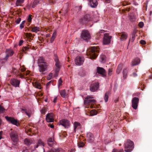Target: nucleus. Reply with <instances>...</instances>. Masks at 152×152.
I'll list each match as a JSON object with an SVG mask.
<instances>
[{
  "instance_id": "f257e3e1",
  "label": "nucleus",
  "mask_w": 152,
  "mask_h": 152,
  "mask_svg": "<svg viewBox=\"0 0 152 152\" xmlns=\"http://www.w3.org/2000/svg\"><path fill=\"white\" fill-rule=\"evenodd\" d=\"M93 97L92 96H87L84 100V104L86 105V108H89L90 107L91 108H96V107L94 105L96 102V101L94 99H92Z\"/></svg>"
},
{
  "instance_id": "f03ea898",
  "label": "nucleus",
  "mask_w": 152,
  "mask_h": 152,
  "mask_svg": "<svg viewBox=\"0 0 152 152\" xmlns=\"http://www.w3.org/2000/svg\"><path fill=\"white\" fill-rule=\"evenodd\" d=\"M99 52V48L97 47H92L89 53V57L91 59H95L98 56Z\"/></svg>"
},
{
  "instance_id": "7ed1b4c3",
  "label": "nucleus",
  "mask_w": 152,
  "mask_h": 152,
  "mask_svg": "<svg viewBox=\"0 0 152 152\" xmlns=\"http://www.w3.org/2000/svg\"><path fill=\"white\" fill-rule=\"evenodd\" d=\"M55 64L54 68V76L56 77L58 76L61 65L57 58H55Z\"/></svg>"
},
{
  "instance_id": "20e7f679",
  "label": "nucleus",
  "mask_w": 152,
  "mask_h": 152,
  "mask_svg": "<svg viewBox=\"0 0 152 152\" xmlns=\"http://www.w3.org/2000/svg\"><path fill=\"white\" fill-rule=\"evenodd\" d=\"M134 142L130 140H128L124 146V150L126 152H131L134 148Z\"/></svg>"
},
{
  "instance_id": "39448f33",
  "label": "nucleus",
  "mask_w": 152,
  "mask_h": 152,
  "mask_svg": "<svg viewBox=\"0 0 152 152\" xmlns=\"http://www.w3.org/2000/svg\"><path fill=\"white\" fill-rule=\"evenodd\" d=\"M39 70V72L42 74L43 72L47 70L48 68V64L47 63H44V64H40L38 65Z\"/></svg>"
},
{
  "instance_id": "423d86ee",
  "label": "nucleus",
  "mask_w": 152,
  "mask_h": 152,
  "mask_svg": "<svg viewBox=\"0 0 152 152\" xmlns=\"http://www.w3.org/2000/svg\"><path fill=\"white\" fill-rule=\"evenodd\" d=\"M84 59L83 56H77L75 60V63L77 65L80 66L83 64Z\"/></svg>"
},
{
  "instance_id": "0eeeda50",
  "label": "nucleus",
  "mask_w": 152,
  "mask_h": 152,
  "mask_svg": "<svg viewBox=\"0 0 152 152\" xmlns=\"http://www.w3.org/2000/svg\"><path fill=\"white\" fill-rule=\"evenodd\" d=\"M10 137L14 142H17L18 140V135L17 132L15 131H12L10 134Z\"/></svg>"
},
{
  "instance_id": "6e6552de",
  "label": "nucleus",
  "mask_w": 152,
  "mask_h": 152,
  "mask_svg": "<svg viewBox=\"0 0 152 152\" xmlns=\"http://www.w3.org/2000/svg\"><path fill=\"white\" fill-rule=\"evenodd\" d=\"M59 125H62L65 128H68L70 126V122L66 119H62L60 121Z\"/></svg>"
},
{
  "instance_id": "1a4fd4ad",
  "label": "nucleus",
  "mask_w": 152,
  "mask_h": 152,
  "mask_svg": "<svg viewBox=\"0 0 152 152\" xmlns=\"http://www.w3.org/2000/svg\"><path fill=\"white\" fill-rule=\"evenodd\" d=\"M104 37L103 39V44L104 45H108L110 43V39L112 37L109 36L107 34L105 33L104 34Z\"/></svg>"
},
{
  "instance_id": "9d476101",
  "label": "nucleus",
  "mask_w": 152,
  "mask_h": 152,
  "mask_svg": "<svg viewBox=\"0 0 152 152\" xmlns=\"http://www.w3.org/2000/svg\"><path fill=\"white\" fill-rule=\"evenodd\" d=\"M81 37L84 40H86L90 38L91 36L90 34L87 30H84L82 31Z\"/></svg>"
},
{
  "instance_id": "9b49d317",
  "label": "nucleus",
  "mask_w": 152,
  "mask_h": 152,
  "mask_svg": "<svg viewBox=\"0 0 152 152\" xmlns=\"http://www.w3.org/2000/svg\"><path fill=\"white\" fill-rule=\"evenodd\" d=\"M5 118L9 122L14 125H15L18 126L19 124L17 120L13 118L6 116H5Z\"/></svg>"
},
{
  "instance_id": "f8f14e48",
  "label": "nucleus",
  "mask_w": 152,
  "mask_h": 152,
  "mask_svg": "<svg viewBox=\"0 0 152 152\" xmlns=\"http://www.w3.org/2000/svg\"><path fill=\"white\" fill-rule=\"evenodd\" d=\"M90 20V15L89 14H87L85 15L83 18H81L80 20V22L84 24L89 21Z\"/></svg>"
},
{
  "instance_id": "ddd939ff",
  "label": "nucleus",
  "mask_w": 152,
  "mask_h": 152,
  "mask_svg": "<svg viewBox=\"0 0 152 152\" xmlns=\"http://www.w3.org/2000/svg\"><path fill=\"white\" fill-rule=\"evenodd\" d=\"M139 99L136 97L133 98L132 101V107L134 109L136 110L137 107Z\"/></svg>"
},
{
  "instance_id": "4468645a",
  "label": "nucleus",
  "mask_w": 152,
  "mask_h": 152,
  "mask_svg": "<svg viewBox=\"0 0 152 152\" xmlns=\"http://www.w3.org/2000/svg\"><path fill=\"white\" fill-rule=\"evenodd\" d=\"M97 72L99 74L101 75L103 77H105L106 76L105 70L103 68L99 67H97Z\"/></svg>"
},
{
  "instance_id": "2eb2a0df",
  "label": "nucleus",
  "mask_w": 152,
  "mask_h": 152,
  "mask_svg": "<svg viewBox=\"0 0 152 152\" xmlns=\"http://www.w3.org/2000/svg\"><path fill=\"white\" fill-rule=\"evenodd\" d=\"M99 88V84L94 83L91 84L90 86V90L92 92L96 91Z\"/></svg>"
},
{
  "instance_id": "dca6fc26",
  "label": "nucleus",
  "mask_w": 152,
  "mask_h": 152,
  "mask_svg": "<svg viewBox=\"0 0 152 152\" xmlns=\"http://www.w3.org/2000/svg\"><path fill=\"white\" fill-rule=\"evenodd\" d=\"M46 120L48 122H53L54 121L53 115L52 113H48L46 116Z\"/></svg>"
},
{
  "instance_id": "f3484780",
  "label": "nucleus",
  "mask_w": 152,
  "mask_h": 152,
  "mask_svg": "<svg viewBox=\"0 0 152 152\" xmlns=\"http://www.w3.org/2000/svg\"><path fill=\"white\" fill-rule=\"evenodd\" d=\"M11 84L15 87H19L20 81L16 79H13L11 80Z\"/></svg>"
},
{
  "instance_id": "a211bd4d",
  "label": "nucleus",
  "mask_w": 152,
  "mask_h": 152,
  "mask_svg": "<svg viewBox=\"0 0 152 152\" xmlns=\"http://www.w3.org/2000/svg\"><path fill=\"white\" fill-rule=\"evenodd\" d=\"M119 35L121 36L120 40L121 41L126 40L128 37L127 34L125 32H122L119 34Z\"/></svg>"
},
{
  "instance_id": "6ab92c4d",
  "label": "nucleus",
  "mask_w": 152,
  "mask_h": 152,
  "mask_svg": "<svg viewBox=\"0 0 152 152\" xmlns=\"http://www.w3.org/2000/svg\"><path fill=\"white\" fill-rule=\"evenodd\" d=\"M89 2V4L92 7H95L98 4V3L96 0H88Z\"/></svg>"
},
{
  "instance_id": "aec40b11",
  "label": "nucleus",
  "mask_w": 152,
  "mask_h": 152,
  "mask_svg": "<svg viewBox=\"0 0 152 152\" xmlns=\"http://www.w3.org/2000/svg\"><path fill=\"white\" fill-rule=\"evenodd\" d=\"M87 137L90 142H92L93 141L94 138L92 133H88L87 134Z\"/></svg>"
},
{
  "instance_id": "412c9836",
  "label": "nucleus",
  "mask_w": 152,
  "mask_h": 152,
  "mask_svg": "<svg viewBox=\"0 0 152 152\" xmlns=\"http://www.w3.org/2000/svg\"><path fill=\"white\" fill-rule=\"evenodd\" d=\"M140 62V60L138 58H136L133 60L131 63V65L134 66L138 64Z\"/></svg>"
},
{
  "instance_id": "4be33fe9",
  "label": "nucleus",
  "mask_w": 152,
  "mask_h": 152,
  "mask_svg": "<svg viewBox=\"0 0 152 152\" xmlns=\"http://www.w3.org/2000/svg\"><path fill=\"white\" fill-rule=\"evenodd\" d=\"M13 51L9 49L7 50L6 58H8L9 56H12L13 54Z\"/></svg>"
},
{
  "instance_id": "5701e85b",
  "label": "nucleus",
  "mask_w": 152,
  "mask_h": 152,
  "mask_svg": "<svg viewBox=\"0 0 152 152\" xmlns=\"http://www.w3.org/2000/svg\"><path fill=\"white\" fill-rule=\"evenodd\" d=\"M74 130L75 132H76V130L77 129H80V124L77 122H75L74 124Z\"/></svg>"
},
{
  "instance_id": "b1692460",
  "label": "nucleus",
  "mask_w": 152,
  "mask_h": 152,
  "mask_svg": "<svg viewBox=\"0 0 152 152\" xmlns=\"http://www.w3.org/2000/svg\"><path fill=\"white\" fill-rule=\"evenodd\" d=\"M39 146H41L44 147L45 146V144L41 140H39L38 142L37 143V145L35 146L34 147L35 148H37Z\"/></svg>"
},
{
  "instance_id": "393cba45",
  "label": "nucleus",
  "mask_w": 152,
  "mask_h": 152,
  "mask_svg": "<svg viewBox=\"0 0 152 152\" xmlns=\"http://www.w3.org/2000/svg\"><path fill=\"white\" fill-rule=\"evenodd\" d=\"M37 63L38 64H44V63H47L45 61L44 59L42 57H39L38 59Z\"/></svg>"
},
{
  "instance_id": "a878e982",
  "label": "nucleus",
  "mask_w": 152,
  "mask_h": 152,
  "mask_svg": "<svg viewBox=\"0 0 152 152\" xmlns=\"http://www.w3.org/2000/svg\"><path fill=\"white\" fill-rule=\"evenodd\" d=\"M60 94L63 98H65L68 96V93L65 91V90L61 91L60 92Z\"/></svg>"
},
{
  "instance_id": "bb28decb",
  "label": "nucleus",
  "mask_w": 152,
  "mask_h": 152,
  "mask_svg": "<svg viewBox=\"0 0 152 152\" xmlns=\"http://www.w3.org/2000/svg\"><path fill=\"white\" fill-rule=\"evenodd\" d=\"M24 142L25 144L27 145H31L33 142L32 140L27 138L25 139Z\"/></svg>"
},
{
  "instance_id": "cd10ccee",
  "label": "nucleus",
  "mask_w": 152,
  "mask_h": 152,
  "mask_svg": "<svg viewBox=\"0 0 152 152\" xmlns=\"http://www.w3.org/2000/svg\"><path fill=\"white\" fill-rule=\"evenodd\" d=\"M25 113L28 117H30L33 114L32 112L31 109L27 110L26 111Z\"/></svg>"
},
{
  "instance_id": "c85d7f7f",
  "label": "nucleus",
  "mask_w": 152,
  "mask_h": 152,
  "mask_svg": "<svg viewBox=\"0 0 152 152\" xmlns=\"http://www.w3.org/2000/svg\"><path fill=\"white\" fill-rule=\"evenodd\" d=\"M123 67V64H119L116 70V72L117 74H119L122 69Z\"/></svg>"
},
{
  "instance_id": "c756f323",
  "label": "nucleus",
  "mask_w": 152,
  "mask_h": 152,
  "mask_svg": "<svg viewBox=\"0 0 152 152\" xmlns=\"http://www.w3.org/2000/svg\"><path fill=\"white\" fill-rule=\"evenodd\" d=\"M56 34L57 33L56 31H55L53 33L50 40V42L51 43H52L54 41V40L56 36Z\"/></svg>"
},
{
  "instance_id": "7c9ffc66",
  "label": "nucleus",
  "mask_w": 152,
  "mask_h": 152,
  "mask_svg": "<svg viewBox=\"0 0 152 152\" xmlns=\"http://www.w3.org/2000/svg\"><path fill=\"white\" fill-rule=\"evenodd\" d=\"M24 0H17L16 5L17 6H20L24 2Z\"/></svg>"
},
{
  "instance_id": "2f4dec72",
  "label": "nucleus",
  "mask_w": 152,
  "mask_h": 152,
  "mask_svg": "<svg viewBox=\"0 0 152 152\" xmlns=\"http://www.w3.org/2000/svg\"><path fill=\"white\" fill-rule=\"evenodd\" d=\"M39 31V28L38 27H35L32 28L31 31L37 33Z\"/></svg>"
},
{
  "instance_id": "473e14b6",
  "label": "nucleus",
  "mask_w": 152,
  "mask_h": 152,
  "mask_svg": "<svg viewBox=\"0 0 152 152\" xmlns=\"http://www.w3.org/2000/svg\"><path fill=\"white\" fill-rule=\"evenodd\" d=\"M34 86L36 88H38L39 89H41V87L40 84L38 82H36L34 84Z\"/></svg>"
},
{
  "instance_id": "72a5a7b5",
  "label": "nucleus",
  "mask_w": 152,
  "mask_h": 152,
  "mask_svg": "<svg viewBox=\"0 0 152 152\" xmlns=\"http://www.w3.org/2000/svg\"><path fill=\"white\" fill-rule=\"evenodd\" d=\"M97 114V112L95 110H91L90 112V115L91 116L96 115Z\"/></svg>"
},
{
  "instance_id": "f704fd0d",
  "label": "nucleus",
  "mask_w": 152,
  "mask_h": 152,
  "mask_svg": "<svg viewBox=\"0 0 152 152\" xmlns=\"http://www.w3.org/2000/svg\"><path fill=\"white\" fill-rule=\"evenodd\" d=\"M109 94V93L108 92L106 93L105 94L104 99L105 102H107L108 101Z\"/></svg>"
},
{
  "instance_id": "c9c22d12",
  "label": "nucleus",
  "mask_w": 152,
  "mask_h": 152,
  "mask_svg": "<svg viewBox=\"0 0 152 152\" xmlns=\"http://www.w3.org/2000/svg\"><path fill=\"white\" fill-rule=\"evenodd\" d=\"M127 69H124L123 72V77L124 78H126L127 75Z\"/></svg>"
},
{
  "instance_id": "e433bc0d",
  "label": "nucleus",
  "mask_w": 152,
  "mask_h": 152,
  "mask_svg": "<svg viewBox=\"0 0 152 152\" xmlns=\"http://www.w3.org/2000/svg\"><path fill=\"white\" fill-rule=\"evenodd\" d=\"M106 58L105 56L104 55H101L100 57V61L102 62L105 61Z\"/></svg>"
},
{
  "instance_id": "4c0bfd02",
  "label": "nucleus",
  "mask_w": 152,
  "mask_h": 152,
  "mask_svg": "<svg viewBox=\"0 0 152 152\" xmlns=\"http://www.w3.org/2000/svg\"><path fill=\"white\" fill-rule=\"evenodd\" d=\"M78 146L80 147H82L84 145V143L82 142H80L78 143Z\"/></svg>"
},
{
  "instance_id": "58836bf2",
  "label": "nucleus",
  "mask_w": 152,
  "mask_h": 152,
  "mask_svg": "<svg viewBox=\"0 0 152 152\" xmlns=\"http://www.w3.org/2000/svg\"><path fill=\"white\" fill-rule=\"evenodd\" d=\"M53 74L52 73H50L47 76V79L49 80L51 79L52 77Z\"/></svg>"
},
{
  "instance_id": "ea45409f",
  "label": "nucleus",
  "mask_w": 152,
  "mask_h": 152,
  "mask_svg": "<svg viewBox=\"0 0 152 152\" xmlns=\"http://www.w3.org/2000/svg\"><path fill=\"white\" fill-rule=\"evenodd\" d=\"M112 152H124L123 149L118 150L115 149H113Z\"/></svg>"
},
{
  "instance_id": "a19ab883",
  "label": "nucleus",
  "mask_w": 152,
  "mask_h": 152,
  "mask_svg": "<svg viewBox=\"0 0 152 152\" xmlns=\"http://www.w3.org/2000/svg\"><path fill=\"white\" fill-rule=\"evenodd\" d=\"M5 110L4 108L1 106L0 105V113H2Z\"/></svg>"
},
{
  "instance_id": "79ce46f5",
  "label": "nucleus",
  "mask_w": 152,
  "mask_h": 152,
  "mask_svg": "<svg viewBox=\"0 0 152 152\" xmlns=\"http://www.w3.org/2000/svg\"><path fill=\"white\" fill-rule=\"evenodd\" d=\"M113 70L112 69H108V75L109 76H110L112 75Z\"/></svg>"
},
{
  "instance_id": "37998d69",
  "label": "nucleus",
  "mask_w": 152,
  "mask_h": 152,
  "mask_svg": "<svg viewBox=\"0 0 152 152\" xmlns=\"http://www.w3.org/2000/svg\"><path fill=\"white\" fill-rule=\"evenodd\" d=\"M48 142H54V139L53 138H49L48 140Z\"/></svg>"
},
{
  "instance_id": "c03bdc74",
  "label": "nucleus",
  "mask_w": 152,
  "mask_h": 152,
  "mask_svg": "<svg viewBox=\"0 0 152 152\" xmlns=\"http://www.w3.org/2000/svg\"><path fill=\"white\" fill-rule=\"evenodd\" d=\"M62 83V81L61 78H60L58 81V86H61Z\"/></svg>"
},
{
  "instance_id": "a18cd8bd",
  "label": "nucleus",
  "mask_w": 152,
  "mask_h": 152,
  "mask_svg": "<svg viewBox=\"0 0 152 152\" xmlns=\"http://www.w3.org/2000/svg\"><path fill=\"white\" fill-rule=\"evenodd\" d=\"M32 16L31 15H29L28 19H27V20L29 22H31V20H32V18H31Z\"/></svg>"
},
{
  "instance_id": "49530a36",
  "label": "nucleus",
  "mask_w": 152,
  "mask_h": 152,
  "mask_svg": "<svg viewBox=\"0 0 152 152\" xmlns=\"http://www.w3.org/2000/svg\"><path fill=\"white\" fill-rule=\"evenodd\" d=\"M138 25L140 28H142L143 26L144 23L143 22H141L139 23Z\"/></svg>"
},
{
  "instance_id": "de8ad7c7",
  "label": "nucleus",
  "mask_w": 152,
  "mask_h": 152,
  "mask_svg": "<svg viewBox=\"0 0 152 152\" xmlns=\"http://www.w3.org/2000/svg\"><path fill=\"white\" fill-rule=\"evenodd\" d=\"M135 35H132L131 40H129V42L130 41H131L132 42H133L134 41V40L135 39Z\"/></svg>"
},
{
  "instance_id": "09e8293b",
  "label": "nucleus",
  "mask_w": 152,
  "mask_h": 152,
  "mask_svg": "<svg viewBox=\"0 0 152 152\" xmlns=\"http://www.w3.org/2000/svg\"><path fill=\"white\" fill-rule=\"evenodd\" d=\"M28 49V48L27 47H23L22 48V50L23 52H25L26 50H27Z\"/></svg>"
},
{
  "instance_id": "8fccbe9b",
  "label": "nucleus",
  "mask_w": 152,
  "mask_h": 152,
  "mask_svg": "<svg viewBox=\"0 0 152 152\" xmlns=\"http://www.w3.org/2000/svg\"><path fill=\"white\" fill-rule=\"evenodd\" d=\"M140 43L142 45H144L145 44L146 42L145 41L143 40H142L140 41Z\"/></svg>"
},
{
  "instance_id": "3c124183",
  "label": "nucleus",
  "mask_w": 152,
  "mask_h": 152,
  "mask_svg": "<svg viewBox=\"0 0 152 152\" xmlns=\"http://www.w3.org/2000/svg\"><path fill=\"white\" fill-rule=\"evenodd\" d=\"M20 20H21L20 18H18L17 20L16 21V23H17L18 24V23H20Z\"/></svg>"
},
{
  "instance_id": "603ef678",
  "label": "nucleus",
  "mask_w": 152,
  "mask_h": 152,
  "mask_svg": "<svg viewBox=\"0 0 152 152\" xmlns=\"http://www.w3.org/2000/svg\"><path fill=\"white\" fill-rule=\"evenodd\" d=\"M45 112L46 110L45 108L43 109L41 111V113L43 114H45Z\"/></svg>"
},
{
  "instance_id": "864d4df0",
  "label": "nucleus",
  "mask_w": 152,
  "mask_h": 152,
  "mask_svg": "<svg viewBox=\"0 0 152 152\" xmlns=\"http://www.w3.org/2000/svg\"><path fill=\"white\" fill-rule=\"evenodd\" d=\"M23 41L22 40H20L19 42V46H21L22 44H23Z\"/></svg>"
},
{
  "instance_id": "5fc2aeb1",
  "label": "nucleus",
  "mask_w": 152,
  "mask_h": 152,
  "mask_svg": "<svg viewBox=\"0 0 152 152\" xmlns=\"http://www.w3.org/2000/svg\"><path fill=\"white\" fill-rule=\"evenodd\" d=\"M57 97L56 96V97H55L53 100V102L55 103H56V101H57Z\"/></svg>"
},
{
  "instance_id": "6e6d98bb",
  "label": "nucleus",
  "mask_w": 152,
  "mask_h": 152,
  "mask_svg": "<svg viewBox=\"0 0 152 152\" xmlns=\"http://www.w3.org/2000/svg\"><path fill=\"white\" fill-rule=\"evenodd\" d=\"M24 27V25L21 23L20 25V29H22Z\"/></svg>"
},
{
  "instance_id": "4d7b16f0",
  "label": "nucleus",
  "mask_w": 152,
  "mask_h": 152,
  "mask_svg": "<svg viewBox=\"0 0 152 152\" xmlns=\"http://www.w3.org/2000/svg\"><path fill=\"white\" fill-rule=\"evenodd\" d=\"M3 134L2 131L0 132V140H1L2 138V135Z\"/></svg>"
},
{
  "instance_id": "13d9d810",
  "label": "nucleus",
  "mask_w": 152,
  "mask_h": 152,
  "mask_svg": "<svg viewBox=\"0 0 152 152\" xmlns=\"http://www.w3.org/2000/svg\"><path fill=\"white\" fill-rule=\"evenodd\" d=\"M29 73V71H27L26 72L24 73V75H28Z\"/></svg>"
},
{
  "instance_id": "bf43d9fd",
  "label": "nucleus",
  "mask_w": 152,
  "mask_h": 152,
  "mask_svg": "<svg viewBox=\"0 0 152 152\" xmlns=\"http://www.w3.org/2000/svg\"><path fill=\"white\" fill-rule=\"evenodd\" d=\"M132 75H133V77H136V76H137V74L136 73H133L132 74Z\"/></svg>"
},
{
  "instance_id": "052dcab7",
  "label": "nucleus",
  "mask_w": 152,
  "mask_h": 152,
  "mask_svg": "<svg viewBox=\"0 0 152 152\" xmlns=\"http://www.w3.org/2000/svg\"><path fill=\"white\" fill-rule=\"evenodd\" d=\"M50 34H47L46 35V37H50Z\"/></svg>"
},
{
  "instance_id": "680f3d73",
  "label": "nucleus",
  "mask_w": 152,
  "mask_h": 152,
  "mask_svg": "<svg viewBox=\"0 0 152 152\" xmlns=\"http://www.w3.org/2000/svg\"><path fill=\"white\" fill-rule=\"evenodd\" d=\"M105 2L107 3H109L110 2L111 0H105Z\"/></svg>"
},
{
  "instance_id": "e2e57ef3",
  "label": "nucleus",
  "mask_w": 152,
  "mask_h": 152,
  "mask_svg": "<svg viewBox=\"0 0 152 152\" xmlns=\"http://www.w3.org/2000/svg\"><path fill=\"white\" fill-rule=\"evenodd\" d=\"M25 69L24 68H22L21 69V71L22 72H23L25 71Z\"/></svg>"
},
{
  "instance_id": "0e129e2a",
  "label": "nucleus",
  "mask_w": 152,
  "mask_h": 152,
  "mask_svg": "<svg viewBox=\"0 0 152 152\" xmlns=\"http://www.w3.org/2000/svg\"><path fill=\"white\" fill-rule=\"evenodd\" d=\"M50 83V82H48L46 85L47 87H48V86L49 85V84Z\"/></svg>"
},
{
  "instance_id": "69168bd1",
  "label": "nucleus",
  "mask_w": 152,
  "mask_h": 152,
  "mask_svg": "<svg viewBox=\"0 0 152 152\" xmlns=\"http://www.w3.org/2000/svg\"><path fill=\"white\" fill-rule=\"evenodd\" d=\"M54 0H50V3L53 4V2Z\"/></svg>"
},
{
  "instance_id": "338daca9",
  "label": "nucleus",
  "mask_w": 152,
  "mask_h": 152,
  "mask_svg": "<svg viewBox=\"0 0 152 152\" xmlns=\"http://www.w3.org/2000/svg\"><path fill=\"white\" fill-rule=\"evenodd\" d=\"M50 127L52 128H53L54 126L53 125H50Z\"/></svg>"
},
{
  "instance_id": "774afa93",
  "label": "nucleus",
  "mask_w": 152,
  "mask_h": 152,
  "mask_svg": "<svg viewBox=\"0 0 152 152\" xmlns=\"http://www.w3.org/2000/svg\"><path fill=\"white\" fill-rule=\"evenodd\" d=\"M25 20H24V21H22V22L21 23H22V24H23L24 25V23H25Z\"/></svg>"
}]
</instances>
